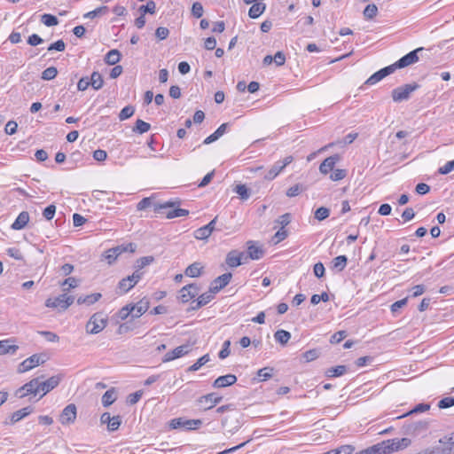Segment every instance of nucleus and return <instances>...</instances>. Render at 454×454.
Wrapping results in <instances>:
<instances>
[{"label": "nucleus", "instance_id": "35", "mask_svg": "<svg viewBox=\"0 0 454 454\" xmlns=\"http://www.w3.org/2000/svg\"><path fill=\"white\" fill-rule=\"evenodd\" d=\"M90 79V85L96 90L101 89L104 85L102 75L98 72H93Z\"/></svg>", "mask_w": 454, "mask_h": 454}, {"label": "nucleus", "instance_id": "25", "mask_svg": "<svg viewBox=\"0 0 454 454\" xmlns=\"http://www.w3.org/2000/svg\"><path fill=\"white\" fill-rule=\"evenodd\" d=\"M32 412H33V408L30 406H27V407L22 408L17 411H14L11 416L10 424H15V423L19 422L20 420L26 418Z\"/></svg>", "mask_w": 454, "mask_h": 454}, {"label": "nucleus", "instance_id": "15", "mask_svg": "<svg viewBox=\"0 0 454 454\" xmlns=\"http://www.w3.org/2000/svg\"><path fill=\"white\" fill-rule=\"evenodd\" d=\"M61 379L60 375H54L44 381L39 380L40 392H42L41 397L54 389L59 384Z\"/></svg>", "mask_w": 454, "mask_h": 454}, {"label": "nucleus", "instance_id": "20", "mask_svg": "<svg viewBox=\"0 0 454 454\" xmlns=\"http://www.w3.org/2000/svg\"><path fill=\"white\" fill-rule=\"evenodd\" d=\"M19 349V346L14 344V340L12 339H6L0 340V356L4 355H13Z\"/></svg>", "mask_w": 454, "mask_h": 454}, {"label": "nucleus", "instance_id": "62", "mask_svg": "<svg viewBox=\"0 0 454 454\" xmlns=\"http://www.w3.org/2000/svg\"><path fill=\"white\" fill-rule=\"evenodd\" d=\"M346 176H347V172L345 169H335L330 175V178L333 181H340V180H342Z\"/></svg>", "mask_w": 454, "mask_h": 454}, {"label": "nucleus", "instance_id": "48", "mask_svg": "<svg viewBox=\"0 0 454 454\" xmlns=\"http://www.w3.org/2000/svg\"><path fill=\"white\" fill-rule=\"evenodd\" d=\"M42 22L47 27H53L59 24V20L51 14H43L41 18Z\"/></svg>", "mask_w": 454, "mask_h": 454}, {"label": "nucleus", "instance_id": "36", "mask_svg": "<svg viewBox=\"0 0 454 454\" xmlns=\"http://www.w3.org/2000/svg\"><path fill=\"white\" fill-rule=\"evenodd\" d=\"M347 262H348L347 256L339 255V256L335 257L332 262L333 269H334L338 271H342L346 268Z\"/></svg>", "mask_w": 454, "mask_h": 454}, {"label": "nucleus", "instance_id": "56", "mask_svg": "<svg viewBox=\"0 0 454 454\" xmlns=\"http://www.w3.org/2000/svg\"><path fill=\"white\" fill-rule=\"evenodd\" d=\"M302 191H303V187L301 184H297L291 186L286 191V196L290 197V198L295 197V196H298Z\"/></svg>", "mask_w": 454, "mask_h": 454}, {"label": "nucleus", "instance_id": "14", "mask_svg": "<svg viewBox=\"0 0 454 454\" xmlns=\"http://www.w3.org/2000/svg\"><path fill=\"white\" fill-rule=\"evenodd\" d=\"M217 221V216H215L211 222L197 229L194 231V238L200 240H206L212 234L214 230L215 229V223Z\"/></svg>", "mask_w": 454, "mask_h": 454}, {"label": "nucleus", "instance_id": "23", "mask_svg": "<svg viewBox=\"0 0 454 454\" xmlns=\"http://www.w3.org/2000/svg\"><path fill=\"white\" fill-rule=\"evenodd\" d=\"M244 254L237 250H231L226 255L225 262L229 267L235 268L241 264Z\"/></svg>", "mask_w": 454, "mask_h": 454}, {"label": "nucleus", "instance_id": "45", "mask_svg": "<svg viewBox=\"0 0 454 454\" xmlns=\"http://www.w3.org/2000/svg\"><path fill=\"white\" fill-rule=\"evenodd\" d=\"M386 447L384 444L377 443L373 446H371L367 449L363 450L364 454H384Z\"/></svg>", "mask_w": 454, "mask_h": 454}, {"label": "nucleus", "instance_id": "4", "mask_svg": "<svg viewBox=\"0 0 454 454\" xmlns=\"http://www.w3.org/2000/svg\"><path fill=\"white\" fill-rule=\"evenodd\" d=\"M419 88L417 83L405 84L392 90V98L395 102H402L410 98L411 93Z\"/></svg>", "mask_w": 454, "mask_h": 454}, {"label": "nucleus", "instance_id": "47", "mask_svg": "<svg viewBox=\"0 0 454 454\" xmlns=\"http://www.w3.org/2000/svg\"><path fill=\"white\" fill-rule=\"evenodd\" d=\"M378 13V7L374 4H368L364 10V16L367 20L373 19Z\"/></svg>", "mask_w": 454, "mask_h": 454}, {"label": "nucleus", "instance_id": "61", "mask_svg": "<svg viewBox=\"0 0 454 454\" xmlns=\"http://www.w3.org/2000/svg\"><path fill=\"white\" fill-rule=\"evenodd\" d=\"M287 237V231L285 228L281 227L274 235L273 241L275 244L279 243Z\"/></svg>", "mask_w": 454, "mask_h": 454}, {"label": "nucleus", "instance_id": "32", "mask_svg": "<svg viewBox=\"0 0 454 454\" xmlns=\"http://www.w3.org/2000/svg\"><path fill=\"white\" fill-rule=\"evenodd\" d=\"M274 338L277 342L285 346L288 343L291 339V333L286 330H278L274 333Z\"/></svg>", "mask_w": 454, "mask_h": 454}, {"label": "nucleus", "instance_id": "7", "mask_svg": "<svg viewBox=\"0 0 454 454\" xmlns=\"http://www.w3.org/2000/svg\"><path fill=\"white\" fill-rule=\"evenodd\" d=\"M46 361L45 355L35 354L25 359L20 365L18 371L20 372H27Z\"/></svg>", "mask_w": 454, "mask_h": 454}, {"label": "nucleus", "instance_id": "63", "mask_svg": "<svg viewBox=\"0 0 454 454\" xmlns=\"http://www.w3.org/2000/svg\"><path fill=\"white\" fill-rule=\"evenodd\" d=\"M56 212V206L50 205L44 208L43 212V215L46 220H51L54 217Z\"/></svg>", "mask_w": 454, "mask_h": 454}, {"label": "nucleus", "instance_id": "16", "mask_svg": "<svg viewBox=\"0 0 454 454\" xmlns=\"http://www.w3.org/2000/svg\"><path fill=\"white\" fill-rule=\"evenodd\" d=\"M394 68L392 67V66H387L380 70H379L378 72L374 73L372 75H371L366 81H365V84L367 85H374L376 84L377 82H379L380 81H381L383 78H385L386 76L391 74L392 73H394Z\"/></svg>", "mask_w": 454, "mask_h": 454}, {"label": "nucleus", "instance_id": "21", "mask_svg": "<svg viewBox=\"0 0 454 454\" xmlns=\"http://www.w3.org/2000/svg\"><path fill=\"white\" fill-rule=\"evenodd\" d=\"M237 381V377L234 374H226L220 376L213 383L215 388L225 387L233 385Z\"/></svg>", "mask_w": 454, "mask_h": 454}, {"label": "nucleus", "instance_id": "40", "mask_svg": "<svg viewBox=\"0 0 454 454\" xmlns=\"http://www.w3.org/2000/svg\"><path fill=\"white\" fill-rule=\"evenodd\" d=\"M151 128L150 123L144 121L143 120H137L135 126L133 127V132L138 134H144L147 132Z\"/></svg>", "mask_w": 454, "mask_h": 454}, {"label": "nucleus", "instance_id": "60", "mask_svg": "<svg viewBox=\"0 0 454 454\" xmlns=\"http://www.w3.org/2000/svg\"><path fill=\"white\" fill-rule=\"evenodd\" d=\"M203 12V6L200 2L193 3L192 7V13L195 18L199 19L202 17Z\"/></svg>", "mask_w": 454, "mask_h": 454}, {"label": "nucleus", "instance_id": "26", "mask_svg": "<svg viewBox=\"0 0 454 454\" xmlns=\"http://www.w3.org/2000/svg\"><path fill=\"white\" fill-rule=\"evenodd\" d=\"M64 298H62V294L59 295L55 298H48L45 301V306L48 308L58 309L59 311H65L66 308L64 306Z\"/></svg>", "mask_w": 454, "mask_h": 454}, {"label": "nucleus", "instance_id": "44", "mask_svg": "<svg viewBox=\"0 0 454 454\" xmlns=\"http://www.w3.org/2000/svg\"><path fill=\"white\" fill-rule=\"evenodd\" d=\"M209 361V356L204 355L200 358H199L192 365H191L187 371L188 372H196L198 371L201 366L206 364Z\"/></svg>", "mask_w": 454, "mask_h": 454}, {"label": "nucleus", "instance_id": "17", "mask_svg": "<svg viewBox=\"0 0 454 454\" xmlns=\"http://www.w3.org/2000/svg\"><path fill=\"white\" fill-rule=\"evenodd\" d=\"M199 294V288L196 285L191 284L184 286L180 290L179 299L182 302L185 303L189 301L191 299L194 298Z\"/></svg>", "mask_w": 454, "mask_h": 454}, {"label": "nucleus", "instance_id": "59", "mask_svg": "<svg viewBox=\"0 0 454 454\" xmlns=\"http://www.w3.org/2000/svg\"><path fill=\"white\" fill-rule=\"evenodd\" d=\"M39 334L43 336L49 342H58L59 340V335L50 331H41Z\"/></svg>", "mask_w": 454, "mask_h": 454}, {"label": "nucleus", "instance_id": "50", "mask_svg": "<svg viewBox=\"0 0 454 454\" xmlns=\"http://www.w3.org/2000/svg\"><path fill=\"white\" fill-rule=\"evenodd\" d=\"M135 113V108L132 106H127L121 109L119 114V119L124 121L131 117Z\"/></svg>", "mask_w": 454, "mask_h": 454}, {"label": "nucleus", "instance_id": "46", "mask_svg": "<svg viewBox=\"0 0 454 454\" xmlns=\"http://www.w3.org/2000/svg\"><path fill=\"white\" fill-rule=\"evenodd\" d=\"M58 74V70L55 67H50L44 69L42 73V79L50 81L54 79Z\"/></svg>", "mask_w": 454, "mask_h": 454}, {"label": "nucleus", "instance_id": "54", "mask_svg": "<svg viewBox=\"0 0 454 454\" xmlns=\"http://www.w3.org/2000/svg\"><path fill=\"white\" fill-rule=\"evenodd\" d=\"M454 405V397L448 396L444 397L442 400L438 402V408L439 409H447L450 407H452Z\"/></svg>", "mask_w": 454, "mask_h": 454}, {"label": "nucleus", "instance_id": "57", "mask_svg": "<svg viewBox=\"0 0 454 454\" xmlns=\"http://www.w3.org/2000/svg\"><path fill=\"white\" fill-rule=\"evenodd\" d=\"M272 371H273V368L265 367V368L260 369L257 372V375L259 378H261L262 380H267L270 378H271Z\"/></svg>", "mask_w": 454, "mask_h": 454}, {"label": "nucleus", "instance_id": "51", "mask_svg": "<svg viewBox=\"0 0 454 454\" xmlns=\"http://www.w3.org/2000/svg\"><path fill=\"white\" fill-rule=\"evenodd\" d=\"M132 313V309L129 308V305H126L122 307L115 315L114 317H117L119 320H125L128 318L129 315Z\"/></svg>", "mask_w": 454, "mask_h": 454}, {"label": "nucleus", "instance_id": "13", "mask_svg": "<svg viewBox=\"0 0 454 454\" xmlns=\"http://www.w3.org/2000/svg\"><path fill=\"white\" fill-rule=\"evenodd\" d=\"M191 351V346L189 344L181 345L172 351L166 353L162 358L163 363L173 361L176 358L182 357L187 355Z\"/></svg>", "mask_w": 454, "mask_h": 454}, {"label": "nucleus", "instance_id": "30", "mask_svg": "<svg viewBox=\"0 0 454 454\" xmlns=\"http://www.w3.org/2000/svg\"><path fill=\"white\" fill-rule=\"evenodd\" d=\"M380 444H384V446L386 447L384 449V450H385L384 454H389L393 451L402 450V445L399 444L398 439H391V440L384 441V442H380Z\"/></svg>", "mask_w": 454, "mask_h": 454}, {"label": "nucleus", "instance_id": "10", "mask_svg": "<svg viewBox=\"0 0 454 454\" xmlns=\"http://www.w3.org/2000/svg\"><path fill=\"white\" fill-rule=\"evenodd\" d=\"M77 409L75 404L70 403L67 405L59 415V422L62 425L73 424L76 419Z\"/></svg>", "mask_w": 454, "mask_h": 454}, {"label": "nucleus", "instance_id": "53", "mask_svg": "<svg viewBox=\"0 0 454 454\" xmlns=\"http://www.w3.org/2000/svg\"><path fill=\"white\" fill-rule=\"evenodd\" d=\"M330 211L327 207H320L315 212V218L322 221L329 216Z\"/></svg>", "mask_w": 454, "mask_h": 454}, {"label": "nucleus", "instance_id": "2", "mask_svg": "<svg viewBox=\"0 0 454 454\" xmlns=\"http://www.w3.org/2000/svg\"><path fill=\"white\" fill-rule=\"evenodd\" d=\"M107 316L103 312L94 313L86 324V332L90 334H97L102 332L107 325Z\"/></svg>", "mask_w": 454, "mask_h": 454}, {"label": "nucleus", "instance_id": "22", "mask_svg": "<svg viewBox=\"0 0 454 454\" xmlns=\"http://www.w3.org/2000/svg\"><path fill=\"white\" fill-rule=\"evenodd\" d=\"M340 160V156L338 154H334L333 156L327 157L319 166V170L322 174L326 175L330 171H332Z\"/></svg>", "mask_w": 454, "mask_h": 454}, {"label": "nucleus", "instance_id": "39", "mask_svg": "<svg viewBox=\"0 0 454 454\" xmlns=\"http://www.w3.org/2000/svg\"><path fill=\"white\" fill-rule=\"evenodd\" d=\"M116 400L115 391L114 388L107 390L102 396V404L108 407Z\"/></svg>", "mask_w": 454, "mask_h": 454}, {"label": "nucleus", "instance_id": "42", "mask_svg": "<svg viewBox=\"0 0 454 454\" xmlns=\"http://www.w3.org/2000/svg\"><path fill=\"white\" fill-rule=\"evenodd\" d=\"M78 285H79V280L73 277L65 279L61 283V286L63 287L64 292H67L72 288H75L78 286Z\"/></svg>", "mask_w": 454, "mask_h": 454}, {"label": "nucleus", "instance_id": "12", "mask_svg": "<svg viewBox=\"0 0 454 454\" xmlns=\"http://www.w3.org/2000/svg\"><path fill=\"white\" fill-rule=\"evenodd\" d=\"M223 397L215 393L205 395L198 399V404L203 410H210L222 401Z\"/></svg>", "mask_w": 454, "mask_h": 454}, {"label": "nucleus", "instance_id": "18", "mask_svg": "<svg viewBox=\"0 0 454 454\" xmlns=\"http://www.w3.org/2000/svg\"><path fill=\"white\" fill-rule=\"evenodd\" d=\"M129 308L132 309V317L138 318L145 314L149 309V301L146 299L140 300L136 304H129Z\"/></svg>", "mask_w": 454, "mask_h": 454}, {"label": "nucleus", "instance_id": "58", "mask_svg": "<svg viewBox=\"0 0 454 454\" xmlns=\"http://www.w3.org/2000/svg\"><path fill=\"white\" fill-rule=\"evenodd\" d=\"M111 421L109 422L108 424V430L109 431H115L119 428L121 423V419L119 415L117 416H114V417H111Z\"/></svg>", "mask_w": 454, "mask_h": 454}, {"label": "nucleus", "instance_id": "1", "mask_svg": "<svg viewBox=\"0 0 454 454\" xmlns=\"http://www.w3.org/2000/svg\"><path fill=\"white\" fill-rule=\"evenodd\" d=\"M179 200H168L163 203H154L153 210L155 213H163V209L171 208V210L166 212V217L168 219L188 215L189 211L184 208H179Z\"/></svg>", "mask_w": 454, "mask_h": 454}, {"label": "nucleus", "instance_id": "5", "mask_svg": "<svg viewBox=\"0 0 454 454\" xmlns=\"http://www.w3.org/2000/svg\"><path fill=\"white\" fill-rule=\"evenodd\" d=\"M293 160L294 157L289 155L285 157L282 160L277 161L264 176V179L268 181L275 179L287 165L293 162Z\"/></svg>", "mask_w": 454, "mask_h": 454}, {"label": "nucleus", "instance_id": "64", "mask_svg": "<svg viewBox=\"0 0 454 454\" xmlns=\"http://www.w3.org/2000/svg\"><path fill=\"white\" fill-rule=\"evenodd\" d=\"M454 170V160L448 161L444 166L438 169V172L442 175H447Z\"/></svg>", "mask_w": 454, "mask_h": 454}, {"label": "nucleus", "instance_id": "41", "mask_svg": "<svg viewBox=\"0 0 454 454\" xmlns=\"http://www.w3.org/2000/svg\"><path fill=\"white\" fill-rule=\"evenodd\" d=\"M108 12V7L107 6H100L91 12H89L84 14V18L87 19H94L97 16L105 15Z\"/></svg>", "mask_w": 454, "mask_h": 454}, {"label": "nucleus", "instance_id": "19", "mask_svg": "<svg viewBox=\"0 0 454 454\" xmlns=\"http://www.w3.org/2000/svg\"><path fill=\"white\" fill-rule=\"evenodd\" d=\"M231 273H224L219 277H217L212 283L211 288L213 292L218 293L221 289L225 287L231 279Z\"/></svg>", "mask_w": 454, "mask_h": 454}, {"label": "nucleus", "instance_id": "34", "mask_svg": "<svg viewBox=\"0 0 454 454\" xmlns=\"http://www.w3.org/2000/svg\"><path fill=\"white\" fill-rule=\"evenodd\" d=\"M120 59L121 53L118 50L115 49L109 51L105 57V62L110 66L117 64Z\"/></svg>", "mask_w": 454, "mask_h": 454}, {"label": "nucleus", "instance_id": "6", "mask_svg": "<svg viewBox=\"0 0 454 454\" xmlns=\"http://www.w3.org/2000/svg\"><path fill=\"white\" fill-rule=\"evenodd\" d=\"M423 51V48H417L416 50L409 52L405 56L402 57L399 60H397L395 63L392 64V67L394 68V71H395L398 68H403L408 66H411L412 64H415L419 61V58L418 56V53L419 51Z\"/></svg>", "mask_w": 454, "mask_h": 454}, {"label": "nucleus", "instance_id": "11", "mask_svg": "<svg viewBox=\"0 0 454 454\" xmlns=\"http://www.w3.org/2000/svg\"><path fill=\"white\" fill-rule=\"evenodd\" d=\"M202 424V421L200 419H184L182 418L174 419L170 422V427L173 429L177 428H186V429H195L198 428Z\"/></svg>", "mask_w": 454, "mask_h": 454}, {"label": "nucleus", "instance_id": "24", "mask_svg": "<svg viewBox=\"0 0 454 454\" xmlns=\"http://www.w3.org/2000/svg\"><path fill=\"white\" fill-rule=\"evenodd\" d=\"M215 294L216 293L213 292V289L210 287L208 292H206L198 297L196 305L192 307V309H198L200 307L207 305L212 301Z\"/></svg>", "mask_w": 454, "mask_h": 454}, {"label": "nucleus", "instance_id": "28", "mask_svg": "<svg viewBox=\"0 0 454 454\" xmlns=\"http://www.w3.org/2000/svg\"><path fill=\"white\" fill-rule=\"evenodd\" d=\"M101 297H102V295L100 293H94V294H88L85 296H80L77 299V303L79 305L86 304V305L90 306V305L96 303Z\"/></svg>", "mask_w": 454, "mask_h": 454}, {"label": "nucleus", "instance_id": "49", "mask_svg": "<svg viewBox=\"0 0 454 454\" xmlns=\"http://www.w3.org/2000/svg\"><path fill=\"white\" fill-rule=\"evenodd\" d=\"M234 192L238 193L240 198L244 200H247L250 197V192L247 187L245 184H238L234 188Z\"/></svg>", "mask_w": 454, "mask_h": 454}, {"label": "nucleus", "instance_id": "37", "mask_svg": "<svg viewBox=\"0 0 454 454\" xmlns=\"http://www.w3.org/2000/svg\"><path fill=\"white\" fill-rule=\"evenodd\" d=\"M450 448L449 449H441V447L435 446L431 448H427L425 450H422L421 451L416 453V454H451Z\"/></svg>", "mask_w": 454, "mask_h": 454}, {"label": "nucleus", "instance_id": "31", "mask_svg": "<svg viewBox=\"0 0 454 454\" xmlns=\"http://www.w3.org/2000/svg\"><path fill=\"white\" fill-rule=\"evenodd\" d=\"M265 8V4L257 2L250 7L248 15L252 19H256L263 13Z\"/></svg>", "mask_w": 454, "mask_h": 454}, {"label": "nucleus", "instance_id": "33", "mask_svg": "<svg viewBox=\"0 0 454 454\" xmlns=\"http://www.w3.org/2000/svg\"><path fill=\"white\" fill-rule=\"evenodd\" d=\"M249 246L247 247V254L249 258L252 260H258L263 255V250L252 244V241L248 242Z\"/></svg>", "mask_w": 454, "mask_h": 454}, {"label": "nucleus", "instance_id": "3", "mask_svg": "<svg viewBox=\"0 0 454 454\" xmlns=\"http://www.w3.org/2000/svg\"><path fill=\"white\" fill-rule=\"evenodd\" d=\"M136 248L137 245L134 243L122 244L106 250L105 252L104 257L109 264H112L122 253H134Z\"/></svg>", "mask_w": 454, "mask_h": 454}, {"label": "nucleus", "instance_id": "9", "mask_svg": "<svg viewBox=\"0 0 454 454\" xmlns=\"http://www.w3.org/2000/svg\"><path fill=\"white\" fill-rule=\"evenodd\" d=\"M38 393H40L39 378H35L31 380L29 382L23 385L21 387H20L16 391V395L19 398H23L27 395H36Z\"/></svg>", "mask_w": 454, "mask_h": 454}, {"label": "nucleus", "instance_id": "43", "mask_svg": "<svg viewBox=\"0 0 454 454\" xmlns=\"http://www.w3.org/2000/svg\"><path fill=\"white\" fill-rule=\"evenodd\" d=\"M154 261L153 256H144L137 260L135 268L136 270L140 271L144 267L151 264Z\"/></svg>", "mask_w": 454, "mask_h": 454}, {"label": "nucleus", "instance_id": "8", "mask_svg": "<svg viewBox=\"0 0 454 454\" xmlns=\"http://www.w3.org/2000/svg\"><path fill=\"white\" fill-rule=\"evenodd\" d=\"M143 273L138 270H135L132 275L122 278L118 285L119 289L121 293L125 294L133 288L137 282L141 279Z\"/></svg>", "mask_w": 454, "mask_h": 454}, {"label": "nucleus", "instance_id": "38", "mask_svg": "<svg viewBox=\"0 0 454 454\" xmlns=\"http://www.w3.org/2000/svg\"><path fill=\"white\" fill-rule=\"evenodd\" d=\"M347 372V367L345 365H338L335 367H331L326 370L325 375L327 377H339L343 375Z\"/></svg>", "mask_w": 454, "mask_h": 454}, {"label": "nucleus", "instance_id": "27", "mask_svg": "<svg viewBox=\"0 0 454 454\" xmlns=\"http://www.w3.org/2000/svg\"><path fill=\"white\" fill-rule=\"evenodd\" d=\"M29 221V215L27 212L23 211L21 212L14 223L12 224V229L13 230H21L23 229Z\"/></svg>", "mask_w": 454, "mask_h": 454}, {"label": "nucleus", "instance_id": "55", "mask_svg": "<svg viewBox=\"0 0 454 454\" xmlns=\"http://www.w3.org/2000/svg\"><path fill=\"white\" fill-rule=\"evenodd\" d=\"M439 442L440 443H448L447 446L441 447V449H449V448H450L451 450H453L451 451V454L454 453V436L452 435V434H450L448 436H445L443 439H440Z\"/></svg>", "mask_w": 454, "mask_h": 454}, {"label": "nucleus", "instance_id": "52", "mask_svg": "<svg viewBox=\"0 0 454 454\" xmlns=\"http://www.w3.org/2000/svg\"><path fill=\"white\" fill-rule=\"evenodd\" d=\"M155 11H156V4L152 0L147 2L146 4L141 5L139 7V12L144 15L147 12L153 14L155 12Z\"/></svg>", "mask_w": 454, "mask_h": 454}, {"label": "nucleus", "instance_id": "29", "mask_svg": "<svg viewBox=\"0 0 454 454\" xmlns=\"http://www.w3.org/2000/svg\"><path fill=\"white\" fill-rule=\"evenodd\" d=\"M203 270V266L200 262H193L191 265H189L185 270V275L190 278H196L199 277L201 274V271Z\"/></svg>", "mask_w": 454, "mask_h": 454}]
</instances>
